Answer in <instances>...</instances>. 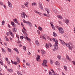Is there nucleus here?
<instances>
[{
	"label": "nucleus",
	"instance_id": "nucleus-1",
	"mask_svg": "<svg viewBox=\"0 0 75 75\" xmlns=\"http://www.w3.org/2000/svg\"><path fill=\"white\" fill-rule=\"evenodd\" d=\"M43 63H42V65L43 67H47V65L46 64L47 63V60L45 59L43 60Z\"/></svg>",
	"mask_w": 75,
	"mask_h": 75
},
{
	"label": "nucleus",
	"instance_id": "nucleus-2",
	"mask_svg": "<svg viewBox=\"0 0 75 75\" xmlns=\"http://www.w3.org/2000/svg\"><path fill=\"white\" fill-rule=\"evenodd\" d=\"M9 32L6 33V35L7 36H8L9 35V34L10 35L12 36L13 38H14V34L11 32V30H9Z\"/></svg>",
	"mask_w": 75,
	"mask_h": 75
},
{
	"label": "nucleus",
	"instance_id": "nucleus-3",
	"mask_svg": "<svg viewBox=\"0 0 75 75\" xmlns=\"http://www.w3.org/2000/svg\"><path fill=\"white\" fill-rule=\"evenodd\" d=\"M58 30L59 31V32L60 33L63 34L64 33V30L62 28H61L59 27L58 28Z\"/></svg>",
	"mask_w": 75,
	"mask_h": 75
},
{
	"label": "nucleus",
	"instance_id": "nucleus-4",
	"mask_svg": "<svg viewBox=\"0 0 75 75\" xmlns=\"http://www.w3.org/2000/svg\"><path fill=\"white\" fill-rule=\"evenodd\" d=\"M72 44L71 42H69V43H66L65 45L66 46L68 47H69V50H71V47H70V46H71Z\"/></svg>",
	"mask_w": 75,
	"mask_h": 75
},
{
	"label": "nucleus",
	"instance_id": "nucleus-5",
	"mask_svg": "<svg viewBox=\"0 0 75 75\" xmlns=\"http://www.w3.org/2000/svg\"><path fill=\"white\" fill-rule=\"evenodd\" d=\"M27 36H24V38L26 40H27L28 41H31V39L30 38H29Z\"/></svg>",
	"mask_w": 75,
	"mask_h": 75
},
{
	"label": "nucleus",
	"instance_id": "nucleus-6",
	"mask_svg": "<svg viewBox=\"0 0 75 75\" xmlns=\"http://www.w3.org/2000/svg\"><path fill=\"white\" fill-rule=\"evenodd\" d=\"M46 46H45V47H46L47 49H48L47 47H48V48H49V46H50V47L52 46L51 43H49V44H47V43H46Z\"/></svg>",
	"mask_w": 75,
	"mask_h": 75
},
{
	"label": "nucleus",
	"instance_id": "nucleus-7",
	"mask_svg": "<svg viewBox=\"0 0 75 75\" xmlns=\"http://www.w3.org/2000/svg\"><path fill=\"white\" fill-rule=\"evenodd\" d=\"M13 22L14 23H17V24L18 25H20V23H18V22L17 21V19L15 18V19H13Z\"/></svg>",
	"mask_w": 75,
	"mask_h": 75
},
{
	"label": "nucleus",
	"instance_id": "nucleus-8",
	"mask_svg": "<svg viewBox=\"0 0 75 75\" xmlns=\"http://www.w3.org/2000/svg\"><path fill=\"white\" fill-rule=\"evenodd\" d=\"M27 24H28V25H29L31 27H32L33 26V24L32 23L29 21H28Z\"/></svg>",
	"mask_w": 75,
	"mask_h": 75
},
{
	"label": "nucleus",
	"instance_id": "nucleus-9",
	"mask_svg": "<svg viewBox=\"0 0 75 75\" xmlns=\"http://www.w3.org/2000/svg\"><path fill=\"white\" fill-rule=\"evenodd\" d=\"M45 9L47 11V17H49L50 16L49 15V14L50 13L49 12V10L48 9H47V8H45Z\"/></svg>",
	"mask_w": 75,
	"mask_h": 75
},
{
	"label": "nucleus",
	"instance_id": "nucleus-10",
	"mask_svg": "<svg viewBox=\"0 0 75 75\" xmlns=\"http://www.w3.org/2000/svg\"><path fill=\"white\" fill-rule=\"evenodd\" d=\"M8 4V6L10 7L11 8L12 7V5L11 3L9 1L7 2Z\"/></svg>",
	"mask_w": 75,
	"mask_h": 75
},
{
	"label": "nucleus",
	"instance_id": "nucleus-11",
	"mask_svg": "<svg viewBox=\"0 0 75 75\" xmlns=\"http://www.w3.org/2000/svg\"><path fill=\"white\" fill-rule=\"evenodd\" d=\"M39 6L40 7V9L41 10H42L43 9V7L42 6V4L40 2L39 3Z\"/></svg>",
	"mask_w": 75,
	"mask_h": 75
},
{
	"label": "nucleus",
	"instance_id": "nucleus-12",
	"mask_svg": "<svg viewBox=\"0 0 75 75\" xmlns=\"http://www.w3.org/2000/svg\"><path fill=\"white\" fill-rule=\"evenodd\" d=\"M54 49L57 50L58 49V45H54Z\"/></svg>",
	"mask_w": 75,
	"mask_h": 75
},
{
	"label": "nucleus",
	"instance_id": "nucleus-13",
	"mask_svg": "<svg viewBox=\"0 0 75 75\" xmlns=\"http://www.w3.org/2000/svg\"><path fill=\"white\" fill-rule=\"evenodd\" d=\"M12 30L14 33H15L17 32V28H14L12 29Z\"/></svg>",
	"mask_w": 75,
	"mask_h": 75
},
{
	"label": "nucleus",
	"instance_id": "nucleus-14",
	"mask_svg": "<svg viewBox=\"0 0 75 75\" xmlns=\"http://www.w3.org/2000/svg\"><path fill=\"white\" fill-rule=\"evenodd\" d=\"M66 57L67 60H68L69 61H71V59L69 57L68 55H66Z\"/></svg>",
	"mask_w": 75,
	"mask_h": 75
},
{
	"label": "nucleus",
	"instance_id": "nucleus-15",
	"mask_svg": "<svg viewBox=\"0 0 75 75\" xmlns=\"http://www.w3.org/2000/svg\"><path fill=\"white\" fill-rule=\"evenodd\" d=\"M40 56L39 55H37V57L36 58V60L37 61H38V59H40Z\"/></svg>",
	"mask_w": 75,
	"mask_h": 75
},
{
	"label": "nucleus",
	"instance_id": "nucleus-16",
	"mask_svg": "<svg viewBox=\"0 0 75 75\" xmlns=\"http://www.w3.org/2000/svg\"><path fill=\"white\" fill-rule=\"evenodd\" d=\"M34 12H35V13H38V14H39V15L41 16V15L42 14V13H40L38 12V11H37L35 10L34 11Z\"/></svg>",
	"mask_w": 75,
	"mask_h": 75
},
{
	"label": "nucleus",
	"instance_id": "nucleus-17",
	"mask_svg": "<svg viewBox=\"0 0 75 75\" xmlns=\"http://www.w3.org/2000/svg\"><path fill=\"white\" fill-rule=\"evenodd\" d=\"M65 23L67 24L68 25V24L69 23V21L68 19H67L65 21Z\"/></svg>",
	"mask_w": 75,
	"mask_h": 75
},
{
	"label": "nucleus",
	"instance_id": "nucleus-18",
	"mask_svg": "<svg viewBox=\"0 0 75 75\" xmlns=\"http://www.w3.org/2000/svg\"><path fill=\"white\" fill-rule=\"evenodd\" d=\"M35 43L37 46H39L40 44L39 43L38 40H36V41H35Z\"/></svg>",
	"mask_w": 75,
	"mask_h": 75
},
{
	"label": "nucleus",
	"instance_id": "nucleus-19",
	"mask_svg": "<svg viewBox=\"0 0 75 75\" xmlns=\"http://www.w3.org/2000/svg\"><path fill=\"white\" fill-rule=\"evenodd\" d=\"M57 17H58V18L60 19H63V18H62V17L60 15H57Z\"/></svg>",
	"mask_w": 75,
	"mask_h": 75
},
{
	"label": "nucleus",
	"instance_id": "nucleus-20",
	"mask_svg": "<svg viewBox=\"0 0 75 75\" xmlns=\"http://www.w3.org/2000/svg\"><path fill=\"white\" fill-rule=\"evenodd\" d=\"M57 17H58V18L60 19H63V18H62V17L60 15H57Z\"/></svg>",
	"mask_w": 75,
	"mask_h": 75
},
{
	"label": "nucleus",
	"instance_id": "nucleus-21",
	"mask_svg": "<svg viewBox=\"0 0 75 75\" xmlns=\"http://www.w3.org/2000/svg\"><path fill=\"white\" fill-rule=\"evenodd\" d=\"M22 31L23 32V34H24L26 36H28V34H27V33H26V32H25V31H24V30L23 29L22 30Z\"/></svg>",
	"mask_w": 75,
	"mask_h": 75
},
{
	"label": "nucleus",
	"instance_id": "nucleus-22",
	"mask_svg": "<svg viewBox=\"0 0 75 75\" xmlns=\"http://www.w3.org/2000/svg\"><path fill=\"white\" fill-rule=\"evenodd\" d=\"M7 71H8L10 73L12 72L13 71V69H7Z\"/></svg>",
	"mask_w": 75,
	"mask_h": 75
},
{
	"label": "nucleus",
	"instance_id": "nucleus-23",
	"mask_svg": "<svg viewBox=\"0 0 75 75\" xmlns=\"http://www.w3.org/2000/svg\"><path fill=\"white\" fill-rule=\"evenodd\" d=\"M58 44V40H57L55 41V44H54V45H57Z\"/></svg>",
	"mask_w": 75,
	"mask_h": 75
},
{
	"label": "nucleus",
	"instance_id": "nucleus-24",
	"mask_svg": "<svg viewBox=\"0 0 75 75\" xmlns=\"http://www.w3.org/2000/svg\"><path fill=\"white\" fill-rule=\"evenodd\" d=\"M2 52L3 53H4V54H5L6 53V51H5V50L4 49H3V48H2Z\"/></svg>",
	"mask_w": 75,
	"mask_h": 75
},
{
	"label": "nucleus",
	"instance_id": "nucleus-25",
	"mask_svg": "<svg viewBox=\"0 0 75 75\" xmlns=\"http://www.w3.org/2000/svg\"><path fill=\"white\" fill-rule=\"evenodd\" d=\"M16 59H17V61L18 62V63H20V59L19 58V57H17L16 58Z\"/></svg>",
	"mask_w": 75,
	"mask_h": 75
},
{
	"label": "nucleus",
	"instance_id": "nucleus-26",
	"mask_svg": "<svg viewBox=\"0 0 75 75\" xmlns=\"http://www.w3.org/2000/svg\"><path fill=\"white\" fill-rule=\"evenodd\" d=\"M6 49L8 50V51L9 52H11V49H10L8 47H7L6 48Z\"/></svg>",
	"mask_w": 75,
	"mask_h": 75
},
{
	"label": "nucleus",
	"instance_id": "nucleus-27",
	"mask_svg": "<svg viewBox=\"0 0 75 75\" xmlns=\"http://www.w3.org/2000/svg\"><path fill=\"white\" fill-rule=\"evenodd\" d=\"M55 64L57 65H59L60 64L57 61H56V62L55 63Z\"/></svg>",
	"mask_w": 75,
	"mask_h": 75
},
{
	"label": "nucleus",
	"instance_id": "nucleus-28",
	"mask_svg": "<svg viewBox=\"0 0 75 75\" xmlns=\"http://www.w3.org/2000/svg\"><path fill=\"white\" fill-rule=\"evenodd\" d=\"M61 43L63 46H64L65 45V42L64 41H62Z\"/></svg>",
	"mask_w": 75,
	"mask_h": 75
},
{
	"label": "nucleus",
	"instance_id": "nucleus-29",
	"mask_svg": "<svg viewBox=\"0 0 75 75\" xmlns=\"http://www.w3.org/2000/svg\"><path fill=\"white\" fill-rule=\"evenodd\" d=\"M26 65L28 67L30 66V63L29 62H27L26 63Z\"/></svg>",
	"mask_w": 75,
	"mask_h": 75
},
{
	"label": "nucleus",
	"instance_id": "nucleus-30",
	"mask_svg": "<svg viewBox=\"0 0 75 75\" xmlns=\"http://www.w3.org/2000/svg\"><path fill=\"white\" fill-rule=\"evenodd\" d=\"M41 52L42 53V54H45V51L43 50H41Z\"/></svg>",
	"mask_w": 75,
	"mask_h": 75
},
{
	"label": "nucleus",
	"instance_id": "nucleus-31",
	"mask_svg": "<svg viewBox=\"0 0 75 75\" xmlns=\"http://www.w3.org/2000/svg\"><path fill=\"white\" fill-rule=\"evenodd\" d=\"M21 14L22 16L23 15H26V16H27V15L26 14H25V13L23 11L22 12V13H21Z\"/></svg>",
	"mask_w": 75,
	"mask_h": 75
},
{
	"label": "nucleus",
	"instance_id": "nucleus-32",
	"mask_svg": "<svg viewBox=\"0 0 75 75\" xmlns=\"http://www.w3.org/2000/svg\"><path fill=\"white\" fill-rule=\"evenodd\" d=\"M0 63L1 65H3V63L1 59H0Z\"/></svg>",
	"mask_w": 75,
	"mask_h": 75
},
{
	"label": "nucleus",
	"instance_id": "nucleus-33",
	"mask_svg": "<svg viewBox=\"0 0 75 75\" xmlns=\"http://www.w3.org/2000/svg\"><path fill=\"white\" fill-rule=\"evenodd\" d=\"M53 35L54 37H56L57 36V34H55V33L53 32Z\"/></svg>",
	"mask_w": 75,
	"mask_h": 75
},
{
	"label": "nucleus",
	"instance_id": "nucleus-34",
	"mask_svg": "<svg viewBox=\"0 0 75 75\" xmlns=\"http://www.w3.org/2000/svg\"><path fill=\"white\" fill-rule=\"evenodd\" d=\"M64 69L65 71H67V68L65 66H64Z\"/></svg>",
	"mask_w": 75,
	"mask_h": 75
},
{
	"label": "nucleus",
	"instance_id": "nucleus-35",
	"mask_svg": "<svg viewBox=\"0 0 75 75\" xmlns=\"http://www.w3.org/2000/svg\"><path fill=\"white\" fill-rule=\"evenodd\" d=\"M53 11L54 13H57V11L55 9H53Z\"/></svg>",
	"mask_w": 75,
	"mask_h": 75
},
{
	"label": "nucleus",
	"instance_id": "nucleus-36",
	"mask_svg": "<svg viewBox=\"0 0 75 75\" xmlns=\"http://www.w3.org/2000/svg\"><path fill=\"white\" fill-rule=\"evenodd\" d=\"M5 22L4 21H3L2 22V25H4L5 24Z\"/></svg>",
	"mask_w": 75,
	"mask_h": 75
},
{
	"label": "nucleus",
	"instance_id": "nucleus-37",
	"mask_svg": "<svg viewBox=\"0 0 75 75\" xmlns=\"http://www.w3.org/2000/svg\"><path fill=\"white\" fill-rule=\"evenodd\" d=\"M70 47L71 48V50H72V49H71V47H72V48L73 49H74L75 48V47L74 46H73L72 45V43H71V46H70Z\"/></svg>",
	"mask_w": 75,
	"mask_h": 75
},
{
	"label": "nucleus",
	"instance_id": "nucleus-38",
	"mask_svg": "<svg viewBox=\"0 0 75 75\" xmlns=\"http://www.w3.org/2000/svg\"><path fill=\"white\" fill-rule=\"evenodd\" d=\"M23 23H28V21H26L25 20H23Z\"/></svg>",
	"mask_w": 75,
	"mask_h": 75
},
{
	"label": "nucleus",
	"instance_id": "nucleus-39",
	"mask_svg": "<svg viewBox=\"0 0 75 75\" xmlns=\"http://www.w3.org/2000/svg\"><path fill=\"white\" fill-rule=\"evenodd\" d=\"M25 16L27 17V16L25 15H21V16L23 18H25Z\"/></svg>",
	"mask_w": 75,
	"mask_h": 75
},
{
	"label": "nucleus",
	"instance_id": "nucleus-40",
	"mask_svg": "<svg viewBox=\"0 0 75 75\" xmlns=\"http://www.w3.org/2000/svg\"><path fill=\"white\" fill-rule=\"evenodd\" d=\"M40 30V31H42V28L40 26H39L38 28Z\"/></svg>",
	"mask_w": 75,
	"mask_h": 75
},
{
	"label": "nucleus",
	"instance_id": "nucleus-41",
	"mask_svg": "<svg viewBox=\"0 0 75 75\" xmlns=\"http://www.w3.org/2000/svg\"><path fill=\"white\" fill-rule=\"evenodd\" d=\"M0 5L3 6V3L2 2H1L0 1Z\"/></svg>",
	"mask_w": 75,
	"mask_h": 75
},
{
	"label": "nucleus",
	"instance_id": "nucleus-42",
	"mask_svg": "<svg viewBox=\"0 0 75 75\" xmlns=\"http://www.w3.org/2000/svg\"><path fill=\"white\" fill-rule=\"evenodd\" d=\"M36 3L35 2H34L32 4V6H34L35 5H36Z\"/></svg>",
	"mask_w": 75,
	"mask_h": 75
},
{
	"label": "nucleus",
	"instance_id": "nucleus-43",
	"mask_svg": "<svg viewBox=\"0 0 75 75\" xmlns=\"http://www.w3.org/2000/svg\"><path fill=\"white\" fill-rule=\"evenodd\" d=\"M57 58L60 59H61V56L59 55H57Z\"/></svg>",
	"mask_w": 75,
	"mask_h": 75
},
{
	"label": "nucleus",
	"instance_id": "nucleus-44",
	"mask_svg": "<svg viewBox=\"0 0 75 75\" xmlns=\"http://www.w3.org/2000/svg\"><path fill=\"white\" fill-rule=\"evenodd\" d=\"M14 50L16 52L17 51H18V49L16 48H14Z\"/></svg>",
	"mask_w": 75,
	"mask_h": 75
},
{
	"label": "nucleus",
	"instance_id": "nucleus-45",
	"mask_svg": "<svg viewBox=\"0 0 75 75\" xmlns=\"http://www.w3.org/2000/svg\"><path fill=\"white\" fill-rule=\"evenodd\" d=\"M17 73L18 75H21V73L19 71H17Z\"/></svg>",
	"mask_w": 75,
	"mask_h": 75
},
{
	"label": "nucleus",
	"instance_id": "nucleus-46",
	"mask_svg": "<svg viewBox=\"0 0 75 75\" xmlns=\"http://www.w3.org/2000/svg\"><path fill=\"white\" fill-rule=\"evenodd\" d=\"M11 25H12L13 26H14V22H11Z\"/></svg>",
	"mask_w": 75,
	"mask_h": 75
},
{
	"label": "nucleus",
	"instance_id": "nucleus-47",
	"mask_svg": "<svg viewBox=\"0 0 75 75\" xmlns=\"http://www.w3.org/2000/svg\"><path fill=\"white\" fill-rule=\"evenodd\" d=\"M53 61L51 59L50 60V63L51 64H52L53 63V62H52Z\"/></svg>",
	"mask_w": 75,
	"mask_h": 75
},
{
	"label": "nucleus",
	"instance_id": "nucleus-48",
	"mask_svg": "<svg viewBox=\"0 0 75 75\" xmlns=\"http://www.w3.org/2000/svg\"><path fill=\"white\" fill-rule=\"evenodd\" d=\"M23 49H24V51H25V50L26 49V47L25 46H23Z\"/></svg>",
	"mask_w": 75,
	"mask_h": 75
},
{
	"label": "nucleus",
	"instance_id": "nucleus-49",
	"mask_svg": "<svg viewBox=\"0 0 75 75\" xmlns=\"http://www.w3.org/2000/svg\"><path fill=\"white\" fill-rule=\"evenodd\" d=\"M20 38L21 39L23 40V38H24V37L23 36H21L20 37Z\"/></svg>",
	"mask_w": 75,
	"mask_h": 75
},
{
	"label": "nucleus",
	"instance_id": "nucleus-50",
	"mask_svg": "<svg viewBox=\"0 0 75 75\" xmlns=\"http://www.w3.org/2000/svg\"><path fill=\"white\" fill-rule=\"evenodd\" d=\"M4 8L6 10L7 8H6V6L5 5H4Z\"/></svg>",
	"mask_w": 75,
	"mask_h": 75
},
{
	"label": "nucleus",
	"instance_id": "nucleus-51",
	"mask_svg": "<svg viewBox=\"0 0 75 75\" xmlns=\"http://www.w3.org/2000/svg\"><path fill=\"white\" fill-rule=\"evenodd\" d=\"M52 30H55V27L54 26H52Z\"/></svg>",
	"mask_w": 75,
	"mask_h": 75
},
{
	"label": "nucleus",
	"instance_id": "nucleus-52",
	"mask_svg": "<svg viewBox=\"0 0 75 75\" xmlns=\"http://www.w3.org/2000/svg\"><path fill=\"white\" fill-rule=\"evenodd\" d=\"M42 36L44 40H46V39L45 38L44 36H43V35H42Z\"/></svg>",
	"mask_w": 75,
	"mask_h": 75
},
{
	"label": "nucleus",
	"instance_id": "nucleus-53",
	"mask_svg": "<svg viewBox=\"0 0 75 75\" xmlns=\"http://www.w3.org/2000/svg\"><path fill=\"white\" fill-rule=\"evenodd\" d=\"M37 33L39 35L40 34V31L39 30H37Z\"/></svg>",
	"mask_w": 75,
	"mask_h": 75
},
{
	"label": "nucleus",
	"instance_id": "nucleus-54",
	"mask_svg": "<svg viewBox=\"0 0 75 75\" xmlns=\"http://www.w3.org/2000/svg\"><path fill=\"white\" fill-rule=\"evenodd\" d=\"M14 64H15V65H17V62H14Z\"/></svg>",
	"mask_w": 75,
	"mask_h": 75
},
{
	"label": "nucleus",
	"instance_id": "nucleus-55",
	"mask_svg": "<svg viewBox=\"0 0 75 75\" xmlns=\"http://www.w3.org/2000/svg\"><path fill=\"white\" fill-rule=\"evenodd\" d=\"M5 59L6 61H8V58L7 57H6Z\"/></svg>",
	"mask_w": 75,
	"mask_h": 75
},
{
	"label": "nucleus",
	"instance_id": "nucleus-56",
	"mask_svg": "<svg viewBox=\"0 0 75 75\" xmlns=\"http://www.w3.org/2000/svg\"><path fill=\"white\" fill-rule=\"evenodd\" d=\"M55 40H56V38H53V39H52V40H53V41H54V42H55Z\"/></svg>",
	"mask_w": 75,
	"mask_h": 75
},
{
	"label": "nucleus",
	"instance_id": "nucleus-57",
	"mask_svg": "<svg viewBox=\"0 0 75 75\" xmlns=\"http://www.w3.org/2000/svg\"><path fill=\"white\" fill-rule=\"evenodd\" d=\"M16 37H17L18 38H18H19L18 37L19 36L17 34H16Z\"/></svg>",
	"mask_w": 75,
	"mask_h": 75
},
{
	"label": "nucleus",
	"instance_id": "nucleus-58",
	"mask_svg": "<svg viewBox=\"0 0 75 75\" xmlns=\"http://www.w3.org/2000/svg\"><path fill=\"white\" fill-rule=\"evenodd\" d=\"M47 39L49 40L50 39V37L49 36H47Z\"/></svg>",
	"mask_w": 75,
	"mask_h": 75
},
{
	"label": "nucleus",
	"instance_id": "nucleus-59",
	"mask_svg": "<svg viewBox=\"0 0 75 75\" xmlns=\"http://www.w3.org/2000/svg\"><path fill=\"white\" fill-rule=\"evenodd\" d=\"M72 62L73 63V64L74 65H75V61H73Z\"/></svg>",
	"mask_w": 75,
	"mask_h": 75
},
{
	"label": "nucleus",
	"instance_id": "nucleus-60",
	"mask_svg": "<svg viewBox=\"0 0 75 75\" xmlns=\"http://www.w3.org/2000/svg\"><path fill=\"white\" fill-rule=\"evenodd\" d=\"M28 4V2H26V3L24 4V5H25V6H26Z\"/></svg>",
	"mask_w": 75,
	"mask_h": 75
},
{
	"label": "nucleus",
	"instance_id": "nucleus-61",
	"mask_svg": "<svg viewBox=\"0 0 75 75\" xmlns=\"http://www.w3.org/2000/svg\"><path fill=\"white\" fill-rule=\"evenodd\" d=\"M31 54L30 52H28V55H30Z\"/></svg>",
	"mask_w": 75,
	"mask_h": 75
},
{
	"label": "nucleus",
	"instance_id": "nucleus-62",
	"mask_svg": "<svg viewBox=\"0 0 75 75\" xmlns=\"http://www.w3.org/2000/svg\"><path fill=\"white\" fill-rule=\"evenodd\" d=\"M7 63L8 64H10V62L9 61H7Z\"/></svg>",
	"mask_w": 75,
	"mask_h": 75
},
{
	"label": "nucleus",
	"instance_id": "nucleus-63",
	"mask_svg": "<svg viewBox=\"0 0 75 75\" xmlns=\"http://www.w3.org/2000/svg\"><path fill=\"white\" fill-rule=\"evenodd\" d=\"M60 10L61 11H64V10H63V8H60Z\"/></svg>",
	"mask_w": 75,
	"mask_h": 75
},
{
	"label": "nucleus",
	"instance_id": "nucleus-64",
	"mask_svg": "<svg viewBox=\"0 0 75 75\" xmlns=\"http://www.w3.org/2000/svg\"><path fill=\"white\" fill-rule=\"evenodd\" d=\"M43 15L44 16H47V14L45 13H43Z\"/></svg>",
	"mask_w": 75,
	"mask_h": 75
}]
</instances>
